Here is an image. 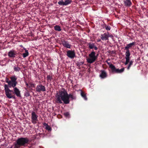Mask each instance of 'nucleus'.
<instances>
[{"label": "nucleus", "mask_w": 148, "mask_h": 148, "mask_svg": "<svg viewBox=\"0 0 148 148\" xmlns=\"http://www.w3.org/2000/svg\"><path fill=\"white\" fill-rule=\"evenodd\" d=\"M13 93L17 97H21L20 91L17 87H15L13 88Z\"/></svg>", "instance_id": "f8f14e48"}, {"label": "nucleus", "mask_w": 148, "mask_h": 148, "mask_svg": "<svg viewBox=\"0 0 148 148\" xmlns=\"http://www.w3.org/2000/svg\"><path fill=\"white\" fill-rule=\"evenodd\" d=\"M25 84H26V86H28L29 85H28V84L27 83V82H26V83H25Z\"/></svg>", "instance_id": "72a5a7b5"}, {"label": "nucleus", "mask_w": 148, "mask_h": 148, "mask_svg": "<svg viewBox=\"0 0 148 148\" xmlns=\"http://www.w3.org/2000/svg\"><path fill=\"white\" fill-rule=\"evenodd\" d=\"M66 53L67 56L70 58L73 59L75 56V53L74 51L69 50Z\"/></svg>", "instance_id": "9d476101"}, {"label": "nucleus", "mask_w": 148, "mask_h": 148, "mask_svg": "<svg viewBox=\"0 0 148 148\" xmlns=\"http://www.w3.org/2000/svg\"><path fill=\"white\" fill-rule=\"evenodd\" d=\"M16 54V52L13 50L10 51L8 54V56L10 58L15 57Z\"/></svg>", "instance_id": "2eb2a0df"}, {"label": "nucleus", "mask_w": 148, "mask_h": 148, "mask_svg": "<svg viewBox=\"0 0 148 148\" xmlns=\"http://www.w3.org/2000/svg\"><path fill=\"white\" fill-rule=\"evenodd\" d=\"M36 91L38 92H45L46 91L45 88V86L42 84L38 85L36 88Z\"/></svg>", "instance_id": "1a4fd4ad"}, {"label": "nucleus", "mask_w": 148, "mask_h": 148, "mask_svg": "<svg viewBox=\"0 0 148 148\" xmlns=\"http://www.w3.org/2000/svg\"><path fill=\"white\" fill-rule=\"evenodd\" d=\"M129 62H130L129 64H130V65H132L133 64V61L131 60V61H129V62H128V63Z\"/></svg>", "instance_id": "7c9ffc66"}, {"label": "nucleus", "mask_w": 148, "mask_h": 148, "mask_svg": "<svg viewBox=\"0 0 148 148\" xmlns=\"http://www.w3.org/2000/svg\"><path fill=\"white\" fill-rule=\"evenodd\" d=\"M89 58L87 59V62L91 64L94 62L97 58V56L95 55V53L94 51H92L89 55Z\"/></svg>", "instance_id": "423d86ee"}, {"label": "nucleus", "mask_w": 148, "mask_h": 148, "mask_svg": "<svg viewBox=\"0 0 148 148\" xmlns=\"http://www.w3.org/2000/svg\"><path fill=\"white\" fill-rule=\"evenodd\" d=\"M29 88H34L35 84L33 83H30L29 84Z\"/></svg>", "instance_id": "bb28decb"}, {"label": "nucleus", "mask_w": 148, "mask_h": 148, "mask_svg": "<svg viewBox=\"0 0 148 148\" xmlns=\"http://www.w3.org/2000/svg\"><path fill=\"white\" fill-rule=\"evenodd\" d=\"M103 28H105L107 31L110 30L111 29V27L110 26L104 24L103 25Z\"/></svg>", "instance_id": "412c9836"}, {"label": "nucleus", "mask_w": 148, "mask_h": 148, "mask_svg": "<svg viewBox=\"0 0 148 148\" xmlns=\"http://www.w3.org/2000/svg\"><path fill=\"white\" fill-rule=\"evenodd\" d=\"M65 5H68L71 4L72 2V0H65Z\"/></svg>", "instance_id": "5701e85b"}, {"label": "nucleus", "mask_w": 148, "mask_h": 148, "mask_svg": "<svg viewBox=\"0 0 148 148\" xmlns=\"http://www.w3.org/2000/svg\"><path fill=\"white\" fill-rule=\"evenodd\" d=\"M25 95L26 97H28L30 96V94L29 92H27L25 93Z\"/></svg>", "instance_id": "cd10ccee"}, {"label": "nucleus", "mask_w": 148, "mask_h": 148, "mask_svg": "<svg viewBox=\"0 0 148 148\" xmlns=\"http://www.w3.org/2000/svg\"><path fill=\"white\" fill-rule=\"evenodd\" d=\"M136 44L135 42L130 43L127 45L125 47V50H126L125 53V65L128 64L130 60V56L131 55L129 49L131 48L132 46L135 45Z\"/></svg>", "instance_id": "f03ea898"}, {"label": "nucleus", "mask_w": 148, "mask_h": 148, "mask_svg": "<svg viewBox=\"0 0 148 148\" xmlns=\"http://www.w3.org/2000/svg\"><path fill=\"white\" fill-rule=\"evenodd\" d=\"M101 73L99 75V77L102 79L107 77V75L105 71L104 70H101L100 71Z\"/></svg>", "instance_id": "ddd939ff"}, {"label": "nucleus", "mask_w": 148, "mask_h": 148, "mask_svg": "<svg viewBox=\"0 0 148 148\" xmlns=\"http://www.w3.org/2000/svg\"><path fill=\"white\" fill-rule=\"evenodd\" d=\"M81 96L83 97L84 100H87V98L86 97V94L82 91H81Z\"/></svg>", "instance_id": "6ab92c4d"}, {"label": "nucleus", "mask_w": 148, "mask_h": 148, "mask_svg": "<svg viewBox=\"0 0 148 148\" xmlns=\"http://www.w3.org/2000/svg\"><path fill=\"white\" fill-rule=\"evenodd\" d=\"M131 65H130V64H129L128 66V67L127 68V69L128 70L129 69H130V67H131Z\"/></svg>", "instance_id": "2f4dec72"}, {"label": "nucleus", "mask_w": 148, "mask_h": 148, "mask_svg": "<svg viewBox=\"0 0 148 148\" xmlns=\"http://www.w3.org/2000/svg\"><path fill=\"white\" fill-rule=\"evenodd\" d=\"M10 80L7 79L6 80V82L8 84L9 88L12 87L14 88L16 87L17 84L16 81L17 77L15 75L12 76L10 77Z\"/></svg>", "instance_id": "7ed1b4c3"}, {"label": "nucleus", "mask_w": 148, "mask_h": 148, "mask_svg": "<svg viewBox=\"0 0 148 148\" xmlns=\"http://www.w3.org/2000/svg\"><path fill=\"white\" fill-rule=\"evenodd\" d=\"M31 121L33 124H36L38 121V116L35 112H33L32 113Z\"/></svg>", "instance_id": "6e6552de"}, {"label": "nucleus", "mask_w": 148, "mask_h": 148, "mask_svg": "<svg viewBox=\"0 0 148 148\" xmlns=\"http://www.w3.org/2000/svg\"><path fill=\"white\" fill-rule=\"evenodd\" d=\"M47 80L48 81H51L52 79V76H51L50 75H48L47 77Z\"/></svg>", "instance_id": "a878e982"}, {"label": "nucleus", "mask_w": 148, "mask_h": 148, "mask_svg": "<svg viewBox=\"0 0 148 148\" xmlns=\"http://www.w3.org/2000/svg\"><path fill=\"white\" fill-rule=\"evenodd\" d=\"M101 38L102 40H108V36L107 33H105L103 34H101Z\"/></svg>", "instance_id": "dca6fc26"}, {"label": "nucleus", "mask_w": 148, "mask_h": 148, "mask_svg": "<svg viewBox=\"0 0 148 148\" xmlns=\"http://www.w3.org/2000/svg\"><path fill=\"white\" fill-rule=\"evenodd\" d=\"M107 36H108V38H109V37H113V36L112 35H110L109 34V33L108 32H107Z\"/></svg>", "instance_id": "c756f323"}, {"label": "nucleus", "mask_w": 148, "mask_h": 148, "mask_svg": "<svg viewBox=\"0 0 148 148\" xmlns=\"http://www.w3.org/2000/svg\"><path fill=\"white\" fill-rule=\"evenodd\" d=\"M21 47H22V45H21Z\"/></svg>", "instance_id": "f704fd0d"}, {"label": "nucleus", "mask_w": 148, "mask_h": 148, "mask_svg": "<svg viewBox=\"0 0 148 148\" xmlns=\"http://www.w3.org/2000/svg\"><path fill=\"white\" fill-rule=\"evenodd\" d=\"M54 29L55 30L58 31H60L61 30L60 26L59 25H57L54 26Z\"/></svg>", "instance_id": "aec40b11"}, {"label": "nucleus", "mask_w": 148, "mask_h": 148, "mask_svg": "<svg viewBox=\"0 0 148 148\" xmlns=\"http://www.w3.org/2000/svg\"><path fill=\"white\" fill-rule=\"evenodd\" d=\"M124 4L126 6L130 7L132 5V2L131 0H124Z\"/></svg>", "instance_id": "f3484780"}, {"label": "nucleus", "mask_w": 148, "mask_h": 148, "mask_svg": "<svg viewBox=\"0 0 148 148\" xmlns=\"http://www.w3.org/2000/svg\"><path fill=\"white\" fill-rule=\"evenodd\" d=\"M88 48L90 49H94L95 50L98 49L97 47L93 43L90 42L88 43Z\"/></svg>", "instance_id": "4468645a"}, {"label": "nucleus", "mask_w": 148, "mask_h": 148, "mask_svg": "<svg viewBox=\"0 0 148 148\" xmlns=\"http://www.w3.org/2000/svg\"><path fill=\"white\" fill-rule=\"evenodd\" d=\"M58 3L59 5H65V2L64 1L62 0L58 2Z\"/></svg>", "instance_id": "4be33fe9"}, {"label": "nucleus", "mask_w": 148, "mask_h": 148, "mask_svg": "<svg viewBox=\"0 0 148 148\" xmlns=\"http://www.w3.org/2000/svg\"><path fill=\"white\" fill-rule=\"evenodd\" d=\"M70 98L73 100L76 99V96L72 94H68L66 90L64 88L59 90L55 95L56 102L60 104L62 103V101L65 104H69Z\"/></svg>", "instance_id": "f257e3e1"}, {"label": "nucleus", "mask_w": 148, "mask_h": 148, "mask_svg": "<svg viewBox=\"0 0 148 148\" xmlns=\"http://www.w3.org/2000/svg\"><path fill=\"white\" fill-rule=\"evenodd\" d=\"M14 69L16 72L19 71L20 70L21 68L18 66L14 67Z\"/></svg>", "instance_id": "b1692460"}, {"label": "nucleus", "mask_w": 148, "mask_h": 148, "mask_svg": "<svg viewBox=\"0 0 148 148\" xmlns=\"http://www.w3.org/2000/svg\"><path fill=\"white\" fill-rule=\"evenodd\" d=\"M106 62L109 65V67L112 70V72L114 73H121L124 71V68H122L121 69H116L114 65L108 62L107 61H106Z\"/></svg>", "instance_id": "0eeeda50"}, {"label": "nucleus", "mask_w": 148, "mask_h": 148, "mask_svg": "<svg viewBox=\"0 0 148 148\" xmlns=\"http://www.w3.org/2000/svg\"><path fill=\"white\" fill-rule=\"evenodd\" d=\"M101 41V40L100 39H97V42H100Z\"/></svg>", "instance_id": "473e14b6"}, {"label": "nucleus", "mask_w": 148, "mask_h": 148, "mask_svg": "<svg viewBox=\"0 0 148 148\" xmlns=\"http://www.w3.org/2000/svg\"><path fill=\"white\" fill-rule=\"evenodd\" d=\"M24 49L25 50V53H23V54L22 55L23 57V58H25L26 57H27V56H28L29 55V53L28 51V50H27L26 49Z\"/></svg>", "instance_id": "a211bd4d"}, {"label": "nucleus", "mask_w": 148, "mask_h": 148, "mask_svg": "<svg viewBox=\"0 0 148 148\" xmlns=\"http://www.w3.org/2000/svg\"><path fill=\"white\" fill-rule=\"evenodd\" d=\"M29 140L27 137H21L18 138L16 141V144L15 145L16 147H18L21 146H24L29 142Z\"/></svg>", "instance_id": "20e7f679"}, {"label": "nucleus", "mask_w": 148, "mask_h": 148, "mask_svg": "<svg viewBox=\"0 0 148 148\" xmlns=\"http://www.w3.org/2000/svg\"><path fill=\"white\" fill-rule=\"evenodd\" d=\"M61 42L62 44L64 47L68 49L71 48V45L69 43L68 41L63 40L61 41Z\"/></svg>", "instance_id": "9b49d317"}, {"label": "nucleus", "mask_w": 148, "mask_h": 148, "mask_svg": "<svg viewBox=\"0 0 148 148\" xmlns=\"http://www.w3.org/2000/svg\"><path fill=\"white\" fill-rule=\"evenodd\" d=\"M4 90L5 91V95L7 98L8 99L15 98L14 95H12V92H13L12 90H11L9 89L8 86V85L5 84L4 85Z\"/></svg>", "instance_id": "39448f33"}, {"label": "nucleus", "mask_w": 148, "mask_h": 148, "mask_svg": "<svg viewBox=\"0 0 148 148\" xmlns=\"http://www.w3.org/2000/svg\"><path fill=\"white\" fill-rule=\"evenodd\" d=\"M64 115L66 117H68L69 115V113L68 112L64 113Z\"/></svg>", "instance_id": "c85d7f7f"}, {"label": "nucleus", "mask_w": 148, "mask_h": 148, "mask_svg": "<svg viewBox=\"0 0 148 148\" xmlns=\"http://www.w3.org/2000/svg\"><path fill=\"white\" fill-rule=\"evenodd\" d=\"M45 126L46 127V129L49 131H51V127L47 124L45 123Z\"/></svg>", "instance_id": "393cba45"}]
</instances>
